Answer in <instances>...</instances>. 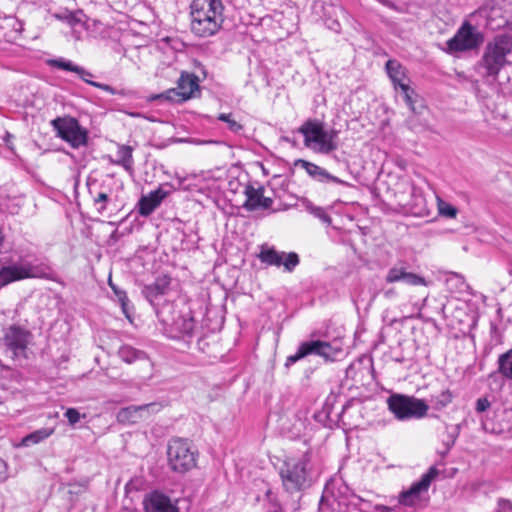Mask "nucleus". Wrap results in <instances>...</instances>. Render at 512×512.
<instances>
[{
	"mask_svg": "<svg viewBox=\"0 0 512 512\" xmlns=\"http://www.w3.org/2000/svg\"><path fill=\"white\" fill-rule=\"evenodd\" d=\"M329 399H330V398H327V400H326V402H325V410H326L327 415H329V414H330V410H328V408H327V406H328V402H329Z\"/></svg>",
	"mask_w": 512,
	"mask_h": 512,
	"instance_id": "de8ad7c7",
	"label": "nucleus"
},
{
	"mask_svg": "<svg viewBox=\"0 0 512 512\" xmlns=\"http://www.w3.org/2000/svg\"><path fill=\"white\" fill-rule=\"evenodd\" d=\"M258 258L262 263L270 266L280 267L283 265L284 270L289 273L292 272L300 262L299 256L295 252H278L273 247L265 246L261 248Z\"/></svg>",
	"mask_w": 512,
	"mask_h": 512,
	"instance_id": "dca6fc26",
	"label": "nucleus"
},
{
	"mask_svg": "<svg viewBox=\"0 0 512 512\" xmlns=\"http://www.w3.org/2000/svg\"><path fill=\"white\" fill-rule=\"evenodd\" d=\"M171 310L172 304L167 303L160 309H156V315L159 321L166 326V332L170 338L189 345L199 334V326L191 310H180L170 318L168 314Z\"/></svg>",
	"mask_w": 512,
	"mask_h": 512,
	"instance_id": "7ed1b4c3",
	"label": "nucleus"
},
{
	"mask_svg": "<svg viewBox=\"0 0 512 512\" xmlns=\"http://www.w3.org/2000/svg\"><path fill=\"white\" fill-rule=\"evenodd\" d=\"M170 283V277L166 275L160 276L156 278L154 283L144 287L143 294L153 306H157L159 304V298L164 296L169 290ZM156 309L158 308L155 307V310Z\"/></svg>",
	"mask_w": 512,
	"mask_h": 512,
	"instance_id": "5701e85b",
	"label": "nucleus"
},
{
	"mask_svg": "<svg viewBox=\"0 0 512 512\" xmlns=\"http://www.w3.org/2000/svg\"><path fill=\"white\" fill-rule=\"evenodd\" d=\"M304 137L306 147L320 154H329L338 148V131L325 130L324 123L317 119L306 120L298 129Z\"/></svg>",
	"mask_w": 512,
	"mask_h": 512,
	"instance_id": "20e7f679",
	"label": "nucleus"
},
{
	"mask_svg": "<svg viewBox=\"0 0 512 512\" xmlns=\"http://www.w3.org/2000/svg\"><path fill=\"white\" fill-rule=\"evenodd\" d=\"M384 505L374 504L371 500L359 495H351L346 504V512H377Z\"/></svg>",
	"mask_w": 512,
	"mask_h": 512,
	"instance_id": "b1692460",
	"label": "nucleus"
},
{
	"mask_svg": "<svg viewBox=\"0 0 512 512\" xmlns=\"http://www.w3.org/2000/svg\"><path fill=\"white\" fill-rule=\"evenodd\" d=\"M161 409L159 403L153 402L143 405H131L122 408L118 414L117 419L122 423H137L140 419L150 415L151 413H157Z\"/></svg>",
	"mask_w": 512,
	"mask_h": 512,
	"instance_id": "a211bd4d",
	"label": "nucleus"
},
{
	"mask_svg": "<svg viewBox=\"0 0 512 512\" xmlns=\"http://www.w3.org/2000/svg\"><path fill=\"white\" fill-rule=\"evenodd\" d=\"M453 400V394L450 390L446 389L441 391L439 394L431 395L430 403L433 409L441 411L447 407Z\"/></svg>",
	"mask_w": 512,
	"mask_h": 512,
	"instance_id": "c85d7f7f",
	"label": "nucleus"
},
{
	"mask_svg": "<svg viewBox=\"0 0 512 512\" xmlns=\"http://www.w3.org/2000/svg\"><path fill=\"white\" fill-rule=\"evenodd\" d=\"M438 475V470L435 467H430L424 473L420 480L413 483L409 489L403 491L399 495V503L403 506L413 507L421 502V494L428 491L431 482Z\"/></svg>",
	"mask_w": 512,
	"mask_h": 512,
	"instance_id": "2eb2a0df",
	"label": "nucleus"
},
{
	"mask_svg": "<svg viewBox=\"0 0 512 512\" xmlns=\"http://www.w3.org/2000/svg\"><path fill=\"white\" fill-rule=\"evenodd\" d=\"M308 464L309 459L306 456L285 461L280 476L286 491L294 493L310 486Z\"/></svg>",
	"mask_w": 512,
	"mask_h": 512,
	"instance_id": "6e6552de",
	"label": "nucleus"
},
{
	"mask_svg": "<svg viewBox=\"0 0 512 512\" xmlns=\"http://www.w3.org/2000/svg\"><path fill=\"white\" fill-rule=\"evenodd\" d=\"M488 25L493 30L508 29L512 30V19L502 15L501 10L498 8L491 9L488 18Z\"/></svg>",
	"mask_w": 512,
	"mask_h": 512,
	"instance_id": "cd10ccee",
	"label": "nucleus"
},
{
	"mask_svg": "<svg viewBox=\"0 0 512 512\" xmlns=\"http://www.w3.org/2000/svg\"><path fill=\"white\" fill-rule=\"evenodd\" d=\"M385 70L396 90L401 84H406V69L399 61L395 59L388 60L385 64Z\"/></svg>",
	"mask_w": 512,
	"mask_h": 512,
	"instance_id": "393cba45",
	"label": "nucleus"
},
{
	"mask_svg": "<svg viewBox=\"0 0 512 512\" xmlns=\"http://www.w3.org/2000/svg\"><path fill=\"white\" fill-rule=\"evenodd\" d=\"M168 464L174 472L185 473L196 466V453L187 440L175 438L169 441Z\"/></svg>",
	"mask_w": 512,
	"mask_h": 512,
	"instance_id": "9d476101",
	"label": "nucleus"
},
{
	"mask_svg": "<svg viewBox=\"0 0 512 512\" xmlns=\"http://www.w3.org/2000/svg\"><path fill=\"white\" fill-rule=\"evenodd\" d=\"M8 478V466L7 463L0 458V483L4 482Z\"/></svg>",
	"mask_w": 512,
	"mask_h": 512,
	"instance_id": "c03bdc74",
	"label": "nucleus"
},
{
	"mask_svg": "<svg viewBox=\"0 0 512 512\" xmlns=\"http://www.w3.org/2000/svg\"><path fill=\"white\" fill-rule=\"evenodd\" d=\"M387 283L404 282L408 285L419 286L425 284V279L415 273L408 272L403 265H395L389 269L386 278Z\"/></svg>",
	"mask_w": 512,
	"mask_h": 512,
	"instance_id": "412c9836",
	"label": "nucleus"
},
{
	"mask_svg": "<svg viewBox=\"0 0 512 512\" xmlns=\"http://www.w3.org/2000/svg\"><path fill=\"white\" fill-rule=\"evenodd\" d=\"M483 36L469 23L464 22L456 34L447 41L448 52H462L477 48Z\"/></svg>",
	"mask_w": 512,
	"mask_h": 512,
	"instance_id": "ddd939ff",
	"label": "nucleus"
},
{
	"mask_svg": "<svg viewBox=\"0 0 512 512\" xmlns=\"http://www.w3.org/2000/svg\"><path fill=\"white\" fill-rule=\"evenodd\" d=\"M167 195L168 192L159 187L148 195L142 196L138 201L139 214L144 217L151 215Z\"/></svg>",
	"mask_w": 512,
	"mask_h": 512,
	"instance_id": "4be33fe9",
	"label": "nucleus"
},
{
	"mask_svg": "<svg viewBox=\"0 0 512 512\" xmlns=\"http://www.w3.org/2000/svg\"><path fill=\"white\" fill-rule=\"evenodd\" d=\"M198 77L192 73L183 72L177 81V88H172L164 93L155 95L152 99H165L173 102H183L194 97L198 91Z\"/></svg>",
	"mask_w": 512,
	"mask_h": 512,
	"instance_id": "f8f14e48",
	"label": "nucleus"
},
{
	"mask_svg": "<svg viewBox=\"0 0 512 512\" xmlns=\"http://www.w3.org/2000/svg\"><path fill=\"white\" fill-rule=\"evenodd\" d=\"M53 431H54L53 429H49V428H42V429L36 430V431L28 434L27 436H25L22 440V444L24 446H30L33 444H37V443L45 440L46 438H48L53 433Z\"/></svg>",
	"mask_w": 512,
	"mask_h": 512,
	"instance_id": "2f4dec72",
	"label": "nucleus"
},
{
	"mask_svg": "<svg viewBox=\"0 0 512 512\" xmlns=\"http://www.w3.org/2000/svg\"><path fill=\"white\" fill-rule=\"evenodd\" d=\"M31 278L56 281V274L48 263L30 255L20 256L17 261L10 260L0 267V289Z\"/></svg>",
	"mask_w": 512,
	"mask_h": 512,
	"instance_id": "f03ea898",
	"label": "nucleus"
},
{
	"mask_svg": "<svg viewBox=\"0 0 512 512\" xmlns=\"http://www.w3.org/2000/svg\"><path fill=\"white\" fill-rule=\"evenodd\" d=\"M307 210L316 218H318L322 223L329 226L332 222L331 217L325 211L324 208L319 206H314L311 203L306 205Z\"/></svg>",
	"mask_w": 512,
	"mask_h": 512,
	"instance_id": "c9c22d12",
	"label": "nucleus"
},
{
	"mask_svg": "<svg viewBox=\"0 0 512 512\" xmlns=\"http://www.w3.org/2000/svg\"><path fill=\"white\" fill-rule=\"evenodd\" d=\"M82 11L67 12L63 16H58L60 19L65 20L69 25L75 26L76 24L82 23Z\"/></svg>",
	"mask_w": 512,
	"mask_h": 512,
	"instance_id": "ea45409f",
	"label": "nucleus"
},
{
	"mask_svg": "<svg viewBox=\"0 0 512 512\" xmlns=\"http://www.w3.org/2000/svg\"><path fill=\"white\" fill-rule=\"evenodd\" d=\"M388 409L396 419H421L427 415L428 404L423 399L403 394H392L387 399Z\"/></svg>",
	"mask_w": 512,
	"mask_h": 512,
	"instance_id": "0eeeda50",
	"label": "nucleus"
},
{
	"mask_svg": "<svg viewBox=\"0 0 512 512\" xmlns=\"http://www.w3.org/2000/svg\"><path fill=\"white\" fill-rule=\"evenodd\" d=\"M412 207L415 214H422L426 210V200L419 188L411 184Z\"/></svg>",
	"mask_w": 512,
	"mask_h": 512,
	"instance_id": "473e14b6",
	"label": "nucleus"
},
{
	"mask_svg": "<svg viewBox=\"0 0 512 512\" xmlns=\"http://www.w3.org/2000/svg\"><path fill=\"white\" fill-rule=\"evenodd\" d=\"M90 195L93 197V203L98 213L103 214L110 201V195L104 191H93L89 189Z\"/></svg>",
	"mask_w": 512,
	"mask_h": 512,
	"instance_id": "72a5a7b5",
	"label": "nucleus"
},
{
	"mask_svg": "<svg viewBox=\"0 0 512 512\" xmlns=\"http://www.w3.org/2000/svg\"><path fill=\"white\" fill-rule=\"evenodd\" d=\"M491 407V402L487 397H480L476 400L475 410L481 414L486 412Z\"/></svg>",
	"mask_w": 512,
	"mask_h": 512,
	"instance_id": "a19ab883",
	"label": "nucleus"
},
{
	"mask_svg": "<svg viewBox=\"0 0 512 512\" xmlns=\"http://www.w3.org/2000/svg\"><path fill=\"white\" fill-rule=\"evenodd\" d=\"M56 135L72 148L78 149L88 143V131L79 121L71 116L57 117L51 121Z\"/></svg>",
	"mask_w": 512,
	"mask_h": 512,
	"instance_id": "1a4fd4ad",
	"label": "nucleus"
},
{
	"mask_svg": "<svg viewBox=\"0 0 512 512\" xmlns=\"http://www.w3.org/2000/svg\"><path fill=\"white\" fill-rule=\"evenodd\" d=\"M47 64L53 68L74 72L85 83H87L93 87H96L98 89H101L105 92H108L111 95H116V94L123 95V92L117 91L115 88H113L112 86H110L108 84H103V83L92 81L90 78L93 77V74L90 71L86 70L82 66L74 64L70 60H67L65 58L49 59L47 61Z\"/></svg>",
	"mask_w": 512,
	"mask_h": 512,
	"instance_id": "4468645a",
	"label": "nucleus"
},
{
	"mask_svg": "<svg viewBox=\"0 0 512 512\" xmlns=\"http://www.w3.org/2000/svg\"><path fill=\"white\" fill-rule=\"evenodd\" d=\"M242 192L246 197V200L243 203V208L247 211L269 209L273 204L272 198L264 196L263 186L255 188L251 183H246L243 185Z\"/></svg>",
	"mask_w": 512,
	"mask_h": 512,
	"instance_id": "f3484780",
	"label": "nucleus"
},
{
	"mask_svg": "<svg viewBox=\"0 0 512 512\" xmlns=\"http://www.w3.org/2000/svg\"><path fill=\"white\" fill-rule=\"evenodd\" d=\"M327 27L334 32H339L341 29V25L337 20H327Z\"/></svg>",
	"mask_w": 512,
	"mask_h": 512,
	"instance_id": "a18cd8bd",
	"label": "nucleus"
},
{
	"mask_svg": "<svg viewBox=\"0 0 512 512\" xmlns=\"http://www.w3.org/2000/svg\"><path fill=\"white\" fill-rule=\"evenodd\" d=\"M398 89L401 90L404 100L407 103V105L409 106V108L411 110L415 111L414 97L417 96L415 91L408 84H401V86L398 87Z\"/></svg>",
	"mask_w": 512,
	"mask_h": 512,
	"instance_id": "e433bc0d",
	"label": "nucleus"
},
{
	"mask_svg": "<svg viewBox=\"0 0 512 512\" xmlns=\"http://www.w3.org/2000/svg\"><path fill=\"white\" fill-rule=\"evenodd\" d=\"M218 120L227 123L228 129L234 133H239L243 129V126L233 119L231 114L221 113Z\"/></svg>",
	"mask_w": 512,
	"mask_h": 512,
	"instance_id": "4c0bfd02",
	"label": "nucleus"
},
{
	"mask_svg": "<svg viewBox=\"0 0 512 512\" xmlns=\"http://www.w3.org/2000/svg\"><path fill=\"white\" fill-rule=\"evenodd\" d=\"M498 372L507 379H512V349L498 358Z\"/></svg>",
	"mask_w": 512,
	"mask_h": 512,
	"instance_id": "c756f323",
	"label": "nucleus"
},
{
	"mask_svg": "<svg viewBox=\"0 0 512 512\" xmlns=\"http://www.w3.org/2000/svg\"><path fill=\"white\" fill-rule=\"evenodd\" d=\"M496 512H512V503L508 500L500 499Z\"/></svg>",
	"mask_w": 512,
	"mask_h": 512,
	"instance_id": "37998d69",
	"label": "nucleus"
},
{
	"mask_svg": "<svg viewBox=\"0 0 512 512\" xmlns=\"http://www.w3.org/2000/svg\"><path fill=\"white\" fill-rule=\"evenodd\" d=\"M511 50L512 42L508 36L500 35L489 42L479 63V66L485 70L484 75L497 77L500 70L507 64V56Z\"/></svg>",
	"mask_w": 512,
	"mask_h": 512,
	"instance_id": "423d86ee",
	"label": "nucleus"
},
{
	"mask_svg": "<svg viewBox=\"0 0 512 512\" xmlns=\"http://www.w3.org/2000/svg\"><path fill=\"white\" fill-rule=\"evenodd\" d=\"M316 355L325 362H335L344 356L343 347L336 341L327 342L322 340H310L300 343L294 355L286 358L285 367L289 368L299 360L309 356Z\"/></svg>",
	"mask_w": 512,
	"mask_h": 512,
	"instance_id": "39448f33",
	"label": "nucleus"
},
{
	"mask_svg": "<svg viewBox=\"0 0 512 512\" xmlns=\"http://www.w3.org/2000/svg\"><path fill=\"white\" fill-rule=\"evenodd\" d=\"M222 0H192L190 4V29L200 38L214 36L224 22Z\"/></svg>",
	"mask_w": 512,
	"mask_h": 512,
	"instance_id": "f257e3e1",
	"label": "nucleus"
},
{
	"mask_svg": "<svg viewBox=\"0 0 512 512\" xmlns=\"http://www.w3.org/2000/svg\"><path fill=\"white\" fill-rule=\"evenodd\" d=\"M118 356L127 364H132L135 361H148V356L144 351L130 345H122L118 350Z\"/></svg>",
	"mask_w": 512,
	"mask_h": 512,
	"instance_id": "a878e982",
	"label": "nucleus"
},
{
	"mask_svg": "<svg viewBox=\"0 0 512 512\" xmlns=\"http://www.w3.org/2000/svg\"><path fill=\"white\" fill-rule=\"evenodd\" d=\"M445 426L447 438L443 441V444L445 446V450L441 453L443 457L446 456L448 452L451 450V448L454 446L461 430V424H456L453 426L446 424Z\"/></svg>",
	"mask_w": 512,
	"mask_h": 512,
	"instance_id": "7c9ffc66",
	"label": "nucleus"
},
{
	"mask_svg": "<svg viewBox=\"0 0 512 512\" xmlns=\"http://www.w3.org/2000/svg\"><path fill=\"white\" fill-rule=\"evenodd\" d=\"M109 286L111 287V289L114 292L118 302L120 303L123 313L128 317L129 299L127 297L126 292L124 290L120 289L119 287H117L115 284H113L111 282V280H109Z\"/></svg>",
	"mask_w": 512,
	"mask_h": 512,
	"instance_id": "f704fd0d",
	"label": "nucleus"
},
{
	"mask_svg": "<svg viewBox=\"0 0 512 512\" xmlns=\"http://www.w3.org/2000/svg\"><path fill=\"white\" fill-rule=\"evenodd\" d=\"M237 187H238V186H233L231 189H232L233 191H236Z\"/></svg>",
	"mask_w": 512,
	"mask_h": 512,
	"instance_id": "09e8293b",
	"label": "nucleus"
},
{
	"mask_svg": "<svg viewBox=\"0 0 512 512\" xmlns=\"http://www.w3.org/2000/svg\"><path fill=\"white\" fill-rule=\"evenodd\" d=\"M438 210L440 215L448 218H455L458 212L456 207L440 199L438 201Z\"/></svg>",
	"mask_w": 512,
	"mask_h": 512,
	"instance_id": "58836bf2",
	"label": "nucleus"
},
{
	"mask_svg": "<svg viewBox=\"0 0 512 512\" xmlns=\"http://www.w3.org/2000/svg\"><path fill=\"white\" fill-rule=\"evenodd\" d=\"M32 338L29 330L13 324L4 330L3 342L6 352L10 353L14 360L27 358L28 344Z\"/></svg>",
	"mask_w": 512,
	"mask_h": 512,
	"instance_id": "9b49d317",
	"label": "nucleus"
},
{
	"mask_svg": "<svg viewBox=\"0 0 512 512\" xmlns=\"http://www.w3.org/2000/svg\"><path fill=\"white\" fill-rule=\"evenodd\" d=\"M133 148L128 145H119L116 153L117 159L112 161L115 165L122 166L126 171H133Z\"/></svg>",
	"mask_w": 512,
	"mask_h": 512,
	"instance_id": "bb28decb",
	"label": "nucleus"
},
{
	"mask_svg": "<svg viewBox=\"0 0 512 512\" xmlns=\"http://www.w3.org/2000/svg\"><path fill=\"white\" fill-rule=\"evenodd\" d=\"M294 166L303 168L314 180L322 183H333L349 186V183L330 174L326 169L303 159H297Z\"/></svg>",
	"mask_w": 512,
	"mask_h": 512,
	"instance_id": "aec40b11",
	"label": "nucleus"
},
{
	"mask_svg": "<svg viewBox=\"0 0 512 512\" xmlns=\"http://www.w3.org/2000/svg\"><path fill=\"white\" fill-rule=\"evenodd\" d=\"M65 417L72 426L77 424L81 419V415L76 408H68L65 412Z\"/></svg>",
	"mask_w": 512,
	"mask_h": 512,
	"instance_id": "79ce46f5",
	"label": "nucleus"
},
{
	"mask_svg": "<svg viewBox=\"0 0 512 512\" xmlns=\"http://www.w3.org/2000/svg\"><path fill=\"white\" fill-rule=\"evenodd\" d=\"M145 512H179L176 503L170 497L159 491H152L143 499Z\"/></svg>",
	"mask_w": 512,
	"mask_h": 512,
	"instance_id": "6ab92c4d",
	"label": "nucleus"
},
{
	"mask_svg": "<svg viewBox=\"0 0 512 512\" xmlns=\"http://www.w3.org/2000/svg\"><path fill=\"white\" fill-rule=\"evenodd\" d=\"M229 186L232 188L233 186H241V184L239 182L231 181L229 182Z\"/></svg>",
	"mask_w": 512,
	"mask_h": 512,
	"instance_id": "49530a36",
	"label": "nucleus"
}]
</instances>
